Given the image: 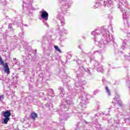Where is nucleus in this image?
<instances>
[{
    "label": "nucleus",
    "instance_id": "obj_19",
    "mask_svg": "<svg viewBox=\"0 0 130 130\" xmlns=\"http://www.w3.org/2000/svg\"><path fill=\"white\" fill-rule=\"evenodd\" d=\"M78 48L79 49H81V53L77 56V58H78V60L80 61V58H82V57H84V55H86L88 54L85 53V52L83 51V49L82 48V47L81 46H78Z\"/></svg>",
    "mask_w": 130,
    "mask_h": 130
},
{
    "label": "nucleus",
    "instance_id": "obj_44",
    "mask_svg": "<svg viewBox=\"0 0 130 130\" xmlns=\"http://www.w3.org/2000/svg\"><path fill=\"white\" fill-rule=\"evenodd\" d=\"M44 40H47V35H46L44 37Z\"/></svg>",
    "mask_w": 130,
    "mask_h": 130
},
{
    "label": "nucleus",
    "instance_id": "obj_48",
    "mask_svg": "<svg viewBox=\"0 0 130 130\" xmlns=\"http://www.w3.org/2000/svg\"><path fill=\"white\" fill-rule=\"evenodd\" d=\"M102 81H103V84L104 85V83H105V79H104V78H103V79H102Z\"/></svg>",
    "mask_w": 130,
    "mask_h": 130
},
{
    "label": "nucleus",
    "instance_id": "obj_56",
    "mask_svg": "<svg viewBox=\"0 0 130 130\" xmlns=\"http://www.w3.org/2000/svg\"><path fill=\"white\" fill-rule=\"evenodd\" d=\"M24 26H25V27H28V25H27V24H25Z\"/></svg>",
    "mask_w": 130,
    "mask_h": 130
},
{
    "label": "nucleus",
    "instance_id": "obj_49",
    "mask_svg": "<svg viewBox=\"0 0 130 130\" xmlns=\"http://www.w3.org/2000/svg\"><path fill=\"white\" fill-rule=\"evenodd\" d=\"M4 98V95H1V99H3Z\"/></svg>",
    "mask_w": 130,
    "mask_h": 130
},
{
    "label": "nucleus",
    "instance_id": "obj_15",
    "mask_svg": "<svg viewBox=\"0 0 130 130\" xmlns=\"http://www.w3.org/2000/svg\"><path fill=\"white\" fill-rule=\"evenodd\" d=\"M47 87H48V85L47 84H46L45 86H42V89H44V91H46L47 92V95L49 96H51V95H53L54 94V91H53V89L51 88H48Z\"/></svg>",
    "mask_w": 130,
    "mask_h": 130
},
{
    "label": "nucleus",
    "instance_id": "obj_60",
    "mask_svg": "<svg viewBox=\"0 0 130 130\" xmlns=\"http://www.w3.org/2000/svg\"><path fill=\"white\" fill-rule=\"evenodd\" d=\"M44 100L45 101H46V98H45L44 99Z\"/></svg>",
    "mask_w": 130,
    "mask_h": 130
},
{
    "label": "nucleus",
    "instance_id": "obj_11",
    "mask_svg": "<svg viewBox=\"0 0 130 130\" xmlns=\"http://www.w3.org/2000/svg\"><path fill=\"white\" fill-rule=\"evenodd\" d=\"M23 8L26 9V14H29V15H32V11H35V8L32 7V4L31 3H25L23 1V5H22Z\"/></svg>",
    "mask_w": 130,
    "mask_h": 130
},
{
    "label": "nucleus",
    "instance_id": "obj_13",
    "mask_svg": "<svg viewBox=\"0 0 130 130\" xmlns=\"http://www.w3.org/2000/svg\"><path fill=\"white\" fill-rule=\"evenodd\" d=\"M13 25H16L17 26V27H20L21 28V32H19V36H22V35H24V31H23V29L22 28V27H24V24L22 23V21L21 20L18 19L17 21L15 20L13 22Z\"/></svg>",
    "mask_w": 130,
    "mask_h": 130
},
{
    "label": "nucleus",
    "instance_id": "obj_41",
    "mask_svg": "<svg viewBox=\"0 0 130 130\" xmlns=\"http://www.w3.org/2000/svg\"><path fill=\"white\" fill-rule=\"evenodd\" d=\"M79 125H80V122L77 123V124L76 125L77 129H75V130H77L78 128H79Z\"/></svg>",
    "mask_w": 130,
    "mask_h": 130
},
{
    "label": "nucleus",
    "instance_id": "obj_43",
    "mask_svg": "<svg viewBox=\"0 0 130 130\" xmlns=\"http://www.w3.org/2000/svg\"><path fill=\"white\" fill-rule=\"evenodd\" d=\"M108 28L109 29H110L111 31H112V25H110Z\"/></svg>",
    "mask_w": 130,
    "mask_h": 130
},
{
    "label": "nucleus",
    "instance_id": "obj_7",
    "mask_svg": "<svg viewBox=\"0 0 130 130\" xmlns=\"http://www.w3.org/2000/svg\"><path fill=\"white\" fill-rule=\"evenodd\" d=\"M22 44H23L24 46V48L25 49V54L27 56L28 59H31L33 61H36V58H37V56L36 55V53L32 55V52L33 50L30 46L25 48V46L27 45V42H25V41L22 40L21 42Z\"/></svg>",
    "mask_w": 130,
    "mask_h": 130
},
{
    "label": "nucleus",
    "instance_id": "obj_34",
    "mask_svg": "<svg viewBox=\"0 0 130 130\" xmlns=\"http://www.w3.org/2000/svg\"><path fill=\"white\" fill-rule=\"evenodd\" d=\"M119 51H118V49L117 48L114 49V53L115 54H118Z\"/></svg>",
    "mask_w": 130,
    "mask_h": 130
},
{
    "label": "nucleus",
    "instance_id": "obj_37",
    "mask_svg": "<svg viewBox=\"0 0 130 130\" xmlns=\"http://www.w3.org/2000/svg\"><path fill=\"white\" fill-rule=\"evenodd\" d=\"M2 35L3 36L4 39H6V38H7V34L6 32L3 33Z\"/></svg>",
    "mask_w": 130,
    "mask_h": 130
},
{
    "label": "nucleus",
    "instance_id": "obj_8",
    "mask_svg": "<svg viewBox=\"0 0 130 130\" xmlns=\"http://www.w3.org/2000/svg\"><path fill=\"white\" fill-rule=\"evenodd\" d=\"M90 62L93 64L94 69H96L97 71L101 73H104L103 66L95 59V57L91 56L90 57Z\"/></svg>",
    "mask_w": 130,
    "mask_h": 130
},
{
    "label": "nucleus",
    "instance_id": "obj_46",
    "mask_svg": "<svg viewBox=\"0 0 130 130\" xmlns=\"http://www.w3.org/2000/svg\"><path fill=\"white\" fill-rule=\"evenodd\" d=\"M127 36L129 38H130V32H127Z\"/></svg>",
    "mask_w": 130,
    "mask_h": 130
},
{
    "label": "nucleus",
    "instance_id": "obj_36",
    "mask_svg": "<svg viewBox=\"0 0 130 130\" xmlns=\"http://www.w3.org/2000/svg\"><path fill=\"white\" fill-rule=\"evenodd\" d=\"M43 23H44V24L45 25V26H46V27H49V25H48V23H47V22H46V21L43 20Z\"/></svg>",
    "mask_w": 130,
    "mask_h": 130
},
{
    "label": "nucleus",
    "instance_id": "obj_21",
    "mask_svg": "<svg viewBox=\"0 0 130 130\" xmlns=\"http://www.w3.org/2000/svg\"><path fill=\"white\" fill-rule=\"evenodd\" d=\"M9 120L10 118L5 117V118H3L2 120V123H4V124H8V122H9Z\"/></svg>",
    "mask_w": 130,
    "mask_h": 130
},
{
    "label": "nucleus",
    "instance_id": "obj_10",
    "mask_svg": "<svg viewBox=\"0 0 130 130\" xmlns=\"http://www.w3.org/2000/svg\"><path fill=\"white\" fill-rule=\"evenodd\" d=\"M1 66L3 67L2 70L3 71L4 73L7 75V76L11 74L9 64L7 62H5L2 57H1Z\"/></svg>",
    "mask_w": 130,
    "mask_h": 130
},
{
    "label": "nucleus",
    "instance_id": "obj_39",
    "mask_svg": "<svg viewBox=\"0 0 130 130\" xmlns=\"http://www.w3.org/2000/svg\"><path fill=\"white\" fill-rule=\"evenodd\" d=\"M45 55H46V56H49L50 55V52H48V53H45Z\"/></svg>",
    "mask_w": 130,
    "mask_h": 130
},
{
    "label": "nucleus",
    "instance_id": "obj_54",
    "mask_svg": "<svg viewBox=\"0 0 130 130\" xmlns=\"http://www.w3.org/2000/svg\"><path fill=\"white\" fill-rule=\"evenodd\" d=\"M97 110H99V106H98Z\"/></svg>",
    "mask_w": 130,
    "mask_h": 130
},
{
    "label": "nucleus",
    "instance_id": "obj_32",
    "mask_svg": "<svg viewBox=\"0 0 130 130\" xmlns=\"http://www.w3.org/2000/svg\"><path fill=\"white\" fill-rule=\"evenodd\" d=\"M54 48L55 50H56L58 52H62L61 50L59 49V47H58V46H54Z\"/></svg>",
    "mask_w": 130,
    "mask_h": 130
},
{
    "label": "nucleus",
    "instance_id": "obj_1",
    "mask_svg": "<svg viewBox=\"0 0 130 130\" xmlns=\"http://www.w3.org/2000/svg\"><path fill=\"white\" fill-rule=\"evenodd\" d=\"M76 62H77L78 65L79 64V69H77L78 71H76V69L74 70L75 73H77L75 80L76 81H77V80H79L75 83V86L76 88H79L78 91H80L79 99L81 100L80 103L76 108V110L78 112L79 117H81L83 115V113H81V111L84 108H86V104H87V100H88V94L84 91V87H83V85L86 84L87 82L85 80H81V78L84 75L85 72L88 73L89 76H92V73H91L90 69L88 68H84V66L79 62L78 60L76 61Z\"/></svg>",
    "mask_w": 130,
    "mask_h": 130
},
{
    "label": "nucleus",
    "instance_id": "obj_53",
    "mask_svg": "<svg viewBox=\"0 0 130 130\" xmlns=\"http://www.w3.org/2000/svg\"><path fill=\"white\" fill-rule=\"evenodd\" d=\"M29 3H31L33 0H28Z\"/></svg>",
    "mask_w": 130,
    "mask_h": 130
},
{
    "label": "nucleus",
    "instance_id": "obj_33",
    "mask_svg": "<svg viewBox=\"0 0 130 130\" xmlns=\"http://www.w3.org/2000/svg\"><path fill=\"white\" fill-rule=\"evenodd\" d=\"M100 92H101V90L99 89H96L93 91V95H96V94H98V93H99Z\"/></svg>",
    "mask_w": 130,
    "mask_h": 130
},
{
    "label": "nucleus",
    "instance_id": "obj_58",
    "mask_svg": "<svg viewBox=\"0 0 130 130\" xmlns=\"http://www.w3.org/2000/svg\"><path fill=\"white\" fill-rule=\"evenodd\" d=\"M34 99H37V98H32V101H34Z\"/></svg>",
    "mask_w": 130,
    "mask_h": 130
},
{
    "label": "nucleus",
    "instance_id": "obj_31",
    "mask_svg": "<svg viewBox=\"0 0 130 130\" xmlns=\"http://www.w3.org/2000/svg\"><path fill=\"white\" fill-rule=\"evenodd\" d=\"M127 42V41L126 40H124V41H123L122 43H123V46L122 47V49H124L125 47L124 46H125V45H126V42Z\"/></svg>",
    "mask_w": 130,
    "mask_h": 130
},
{
    "label": "nucleus",
    "instance_id": "obj_61",
    "mask_svg": "<svg viewBox=\"0 0 130 130\" xmlns=\"http://www.w3.org/2000/svg\"><path fill=\"white\" fill-rule=\"evenodd\" d=\"M125 120H127V119H124V121H125Z\"/></svg>",
    "mask_w": 130,
    "mask_h": 130
},
{
    "label": "nucleus",
    "instance_id": "obj_3",
    "mask_svg": "<svg viewBox=\"0 0 130 130\" xmlns=\"http://www.w3.org/2000/svg\"><path fill=\"white\" fill-rule=\"evenodd\" d=\"M98 28H97L95 30L91 31V35L93 37V40L94 42H96L98 44V46L100 49L99 50L95 51L93 52V54L95 53H98V54H100L101 53H103L105 50H106V47H105V44H104V42L102 39V36H101V34L100 32H98Z\"/></svg>",
    "mask_w": 130,
    "mask_h": 130
},
{
    "label": "nucleus",
    "instance_id": "obj_16",
    "mask_svg": "<svg viewBox=\"0 0 130 130\" xmlns=\"http://www.w3.org/2000/svg\"><path fill=\"white\" fill-rule=\"evenodd\" d=\"M32 95L34 98H35V97H37V98H38V96L41 98H43V97L45 96L44 93L41 92L40 90H36L34 91Z\"/></svg>",
    "mask_w": 130,
    "mask_h": 130
},
{
    "label": "nucleus",
    "instance_id": "obj_27",
    "mask_svg": "<svg viewBox=\"0 0 130 130\" xmlns=\"http://www.w3.org/2000/svg\"><path fill=\"white\" fill-rule=\"evenodd\" d=\"M105 90L107 95L108 96H110V95H111V92H110V90H109V88H108V86L105 87Z\"/></svg>",
    "mask_w": 130,
    "mask_h": 130
},
{
    "label": "nucleus",
    "instance_id": "obj_64",
    "mask_svg": "<svg viewBox=\"0 0 130 130\" xmlns=\"http://www.w3.org/2000/svg\"><path fill=\"white\" fill-rule=\"evenodd\" d=\"M16 79H18V76H16Z\"/></svg>",
    "mask_w": 130,
    "mask_h": 130
},
{
    "label": "nucleus",
    "instance_id": "obj_2",
    "mask_svg": "<svg viewBox=\"0 0 130 130\" xmlns=\"http://www.w3.org/2000/svg\"><path fill=\"white\" fill-rule=\"evenodd\" d=\"M59 91H60V93L59 94V96L60 98H64L63 100L61 101V103L60 105L59 106L58 110L59 111V115H60V124L62 123V125L64 123L63 120H67V118L72 116V114L73 113V111H70L71 109V107L73 106L74 104L73 103V99H72V96L71 95L67 96V93L64 91V89L63 87L61 86H59L58 88Z\"/></svg>",
    "mask_w": 130,
    "mask_h": 130
},
{
    "label": "nucleus",
    "instance_id": "obj_14",
    "mask_svg": "<svg viewBox=\"0 0 130 130\" xmlns=\"http://www.w3.org/2000/svg\"><path fill=\"white\" fill-rule=\"evenodd\" d=\"M40 13L41 18L43 21H47V20H48L49 14H48V13L46 11L44 10V9H42V11L40 12Z\"/></svg>",
    "mask_w": 130,
    "mask_h": 130
},
{
    "label": "nucleus",
    "instance_id": "obj_22",
    "mask_svg": "<svg viewBox=\"0 0 130 130\" xmlns=\"http://www.w3.org/2000/svg\"><path fill=\"white\" fill-rule=\"evenodd\" d=\"M107 8H109V11H110L111 13H112V12H114V6H113V0H112V5L110 6L109 7H107Z\"/></svg>",
    "mask_w": 130,
    "mask_h": 130
},
{
    "label": "nucleus",
    "instance_id": "obj_29",
    "mask_svg": "<svg viewBox=\"0 0 130 130\" xmlns=\"http://www.w3.org/2000/svg\"><path fill=\"white\" fill-rule=\"evenodd\" d=\"M8 30H10V31H14V28H13V24L9 23L8 26Z\"/></svg>",
    "mask_w": 130,
    "mask_h": 130
},
{
    "label": "nucleus",
    "instance_id": "obj_23",
    "mask_svg": "<svg viewBox=\"0 0 130 130\" xmlns=\"http://www.w3.org/2000/svg\"><path fill=\"white\" fill-rule=\"evenodd\" d=\"M38 117V115H37V113L34 112L31 113L30 114V117L32 118V119H35V118H37Z\"/></svg>",
    "mask_w": 130,
    "mask_h": 130
},
{
    "label": "nucleus",
    "instance_id": "obj_45",
    "mask_svg": "<svg viewBox=\"0 0 130 130\" xmlns=\"http://www.w3.org/2000/svg\"><path fill=\"white\" fill-rule=\"evenodd\" d=\"M84 122H85V124H89V123H90V122H89L86 120H84Z\"/></svg>",
    "mask_w": 130,
    "mask_h": 130
},
{
    "label": "nucleus",
    "instance_id": "obj_59",
    "mask_svg": "<svg viewBox=\"0 0 130 130\" xmlns=\"http://www.w3.org/2000/svg\"><path fill=\"white\" fill-rule=\"evenodd\" d=\"M35 52H37V49L35 50Z\"/></svg>",
    "mask_w": 130,
    "mask_h": 130
},
{
    "label": "nucleus",
    "instance_id": "obj_20",
    "mask_svg": "<svg viewBox=\"0 0 130 130\" xmlns=\"http://www.w3.org/2000/svg\"><path fill=\"white\" fill-rule=\"evenodd\" d=\"M116 102H117L118 104H115V102L113 101V103L114 104V106L112 107H113V108H117V109H118V108H117L118 105H119V106H120V107H122V106H123V105L122 104V102L121 100H119L118 101H116Z\"/></svg>",
    "mask_w": 130,
    "mask_h": 130
},
{
    "label": "nucleus",
    "instance_id": "obj_55",
    "mask_svg": "<svg viewBox=\"0 0 130 130\" xmlns=\"http://www.w3.org/2000/svg\"><path fill=\"white\" fill-rule=\"evenodd\" d=\"M68 90H70V91H71V87H69V88H68Z\"/></svg>",
    "mask_w": 130,
    "mask_h": 130
},
{
    "label": "nucleus",
    "instance_id": "obj_51",
    "mask_svg": "<svg viewBox=\"0 0 130 130\" xmlns=\"http://www.w3.org/2000/svg\"><path fill=\"white\" fill-rule=\"evenodd\" d=\"M14 61H16L17 60V59L16 58H13Z\"/></svg>",
    "mask_w": 130,
    "mask_h": 130
},
{
    "label": "nucleus",
    "instance_id": "obj_24",
    "mask_svg": "<svg viewBox=\"0 0 130 130\" xmlns=\"http://www.w3.org/2000/svg\"><path fill=\"white\" fill-rule=\"evenodd\" d=\"M22 60H21V62L23 63L24 66H25V64H27V63H28V58H25V57H24V56H22Z\"/></svg>",
    "mask_w": 130,
    "mask_h": 130
},
{
    "label": "nucleus",
    "instance_id": "obj_18",
    "mask_svg": "<svg viewBox=\"0 0 130 130\" xmlns=\"http://www.w3.org/2000/svg\"><path fill=\"white\" fill-rule=\"evenodd\" d=\"M2 115L4 117H8L10 118L11 115H12V113H11V110H6L5 111H3L2 112Z\"/></svg>",
    "mask_w": 130,
    "mask_h": 130
},
{
    "label": "nucleus",
    "instance_id": "obj_5",
    "mask_svg": "<svg viewBox=\"0 0 130 130\" xmlns=\"http://www.w3.org/2000/svg\"><path fill=\"white\" fill-rule=\"evenodd\" d=\"M117 3V8L120 10L122 14V18L124 22V24L126 27H128L129 26V23H128V14L127 10V1L126 0H118L116 2Z\"/></svg>",
    "mask_w": 130,
    "mask_h": 130
},
{
    "label": "nucleus",
    "instance_id": "obj_35",
    "mask_svg": "<svg viewBox=\"0 0 130 130\" xmlns=\"http://www.w3.org/2000/svg\"><path fill=\"white\" fill-rule=\"evenodd\" d=\"M70 58H72V55L71 54H69L68 55L67 57H66V60L67 61H68V59H70Z\"/></svg>",
    "mask_w": 130,
    "mask_h": 130
},
{
    "label": "nucleus",
    "instance_id": "obj_9",
    "mask_svg": "<svg viewBox=\"0 0 130 130\" xmlns=\"http://www.w3.org/2000/svg\"><path fill=\"white\" fill-rule=\"evenodd\" d=\"M115 2H117L118 0H115ZM103 5L104 7H110V6H112V0H97L95 4V8H97L100 6H102Z\"/></svg>",
    "mask_w": 130,
    "mask_h": 130
},
{
    "label": "nucleus",
    "instance_id": "obj_25",
    "mask_svg": "<svg viewBox=\"0 0 130 130\" xmlns=\"http://www.w3.org/2000/svg\"><path fill=\"white\" fill-rule=\"evenodd\" d=\"M46 106V107H47V108H49V109H51L52 108H53V105H52V103L51 102H49L47 103Z\"/></svg>",
    "mask_w": 130,
    "mask_h": 130
},
{
    "label": "nucleus",
    "instance_id": "obj_62",
    "mask_svg": "<svg viewBox=\"0 0 130 130\" xmlns=\"http://www.w3.org/2000/svg\"><path fill=\"white\" fill-rule=\"evenodd\" d=\"M112 18V16H110L109 19Z\"/></svg>",
    "mask_w": 130,
    "mask_h": 130
},
{
    "label": "nucleus",
    "instance_id": "obj_30",
    "mask_svg": "<svg viewBox=\"0 0 130 130\" xmlns=\"http://www.w3.org/2000/svg\"><path fill=\"white\" fill-rule=\"evenodd\" d=\"M118 100H119V95L117 94L115 98L113 99V102H115V101H118Z\"/></svg>",
    "mask_w": 130,
    "mask_h": 130
},
{
    "label": "nucleus",
    "instance_id": "obj_47",
    "mask_svg": "<svg viewBox=\"0 0 130 130\" xmlns=\"http://www.w3.org/2000/svg\"><path fill=\"white\" fill-rule=\"evenodd\" d=\"M16 62V64H18L19 63V60L17 59L16 61H15Z\"/></svg>",
    "mask_w": 130,
    "mask_h": 130
},
{
    "label": "nucleus",
    "instance_id": "obj_26",
    "mask_svg": "<svg viewBox=\"0 0 130 130\" xmlns=\"http://www.w3.org/2000/svg\"><path fill=\"white\" fill-rule=\"evenodd\" d=\"M1 51L3 52H6L7 51V45L5 44V45L1 46Z\"/></svg>",
    "mask_w": 130,
    "mask_h": 130
},
{
    "label": "nucleus",
    "instance_id": "obj_50",
    "mask_svg": "<svg viewBox=\"0 0 130 130\" xmlns=\"http://www.w3.org/2000/svg\"><path fill=\"white\" fill-rule=\"evenodd\" d=\"M109 67L110 69H111V68H112V66H111V64H109Z\"/></svg>",
    "mask_w": 130,
    "mask_h": 130
},
{
    "label": "nucleus",
    "instance_id": "obj_17",
    "mask_svg": "<svg viewBox=\"0 0 130 130\" xmlns=\"http://www.w3.org/2000/svg\"><path fill=\"white\" fill-rule=\"evenodd\" d=\"M59 75H59V77L60 78H61V79H63V81L66 83H68L69 82L68 80H69L70 78L67 76V75L66 74V73H64V72L60 71V72L59 73Z\"/></svg>",
    "mask_w": 130,
    "mask_h": 130
},
{
    "label": "nucleus",
    "instance_id": "obj_63",
    "mask_svg": "<svg viewBox=\"0 0 130 130\" xmlns=\"http://www.w3.org/2000/svg\"><path fill=\"white\" fill-rule=\"evenodd\" d=\"M3 105H6V103H4Z\"/></svg>",
    "mask_w": 130,
    "mask_h": 130
},
{
    "label": "nucleus",
    "instance_id": "obj_12",
    "mask_svg": "<svg viewBox=\"0 0 130 130\" xmlns=\"http://www.w3.org/2000/svg\"><path fill=\"white\" fill-rule=\"evenodd\" d=\"M100 115H105V116L103 118V119L104 120H108V121H109V117L110 116V115L108 113H106V112H103L102 113H98L94 115V119H98V117L100 116Z\"/></svg>",
    "mask_w": 130,
    "mask_h": 130
},
{
    "label": "nucleus",
    "instance_id": "obj_40",
    "mask_svg": "<svg viewBox=\"0 0 130 130\" xmlns=\"http://www.w3.org/2000/svg\"><path fill=\"white\" fill-rule=\"evenodd\" d=\"M59 40L60 43H62V41H63V39H62V38H61V37H60V38H59Z\"/></svg>",
    "mask_w": 130,
    "mask_h": 130
},
{
    "label": "nucleus",
    "instance_id": "obj_52",
    "mask_svg": "<svg viewBox=\"0 0 130 130\" xmlns=\"http://www.w3.org/2000/svg\"><path fill=\"white\" fill-rule=\"evenodd\" d=\"M89 114H90V113L87 112V113H86V115H87V116H88V115H89Z\"/></svg>",
    "mask_w": 130,
    "mask_h": 130
},
{
    "label": "nucleus",
    "instance_id": "obj_38",
    "mask_svg": "<svg viewBox=\"0 0 130 130\" xmlns=\"http://www.w3.org/2000/svg\"><path fill=\"white\" fill-rule=\"evenodd\" d=\"M4 1L2 3V4L3 5V6H6L7 5V1L4 0Z\"/></svg>",
    "mask_w": 130,
    "mask_h": 130
},
{
    "label": "nucleus",
    "instance_id": "obj_6",
    "mask_svg": "<svg viewBox=\"0 0 130 130\" xmlns=\"http://www.w3.org/2000/svg\"><path fill=\"white\" fill-rule=\"evenodd\" d=\"M61 4V12L57 15V19L60 20L61 25L62 27H63L66 24V22L63 16L61 15H67V16H69V15H70L69 9H70V7L67 0H62Z\"/></svg>",
    "mask_w": 130,
    "mask_h": 130
},
{
    "label": "nucleus",
    "instance_id": "obj_4",
    "mask_svg": "<svg viewBox=\"0 0 130 130\" xmlns=\"http://www.w3.org/2000/svg\"><path fill=\"white\" fill-rule=\"evenodd\" d=\"M98 32L101 34L105 45L109 43L113 45L114 49L117 48V44L114 42L112 35L110 36L109 31L105 27H98Z\"/></svg>",
    "mask_w": 130,
    "mask_h": 130
},
{
    "label": "nucleus",
    "instance_id": "obj_57",
    "mask_svg": "<svg viewBox=\"0 0 130 130\" xmlns=\"http://www.w3.org/2000/svg\"><path fill=\"white\" fill-rule=\"evenodd\" d=\"M8 18H9L8 16H5V18H6V19H8Z\"/></svg>",
    "mask_w": 130,
    "mask_h": 130
},
{
    "label": "nucleus",
    "instance_id": "obj_42",
    "mask_svg": "<svg viewBox=\"0 0 130 130\" xmlns=\"http://www.w3.org/2000/svg\"><path fill=\"white\" fill-rule=\"evenodd\" d=\"M7 94L8 96H11V95H12V94H13V93L9 92V91H7Z\"/></svg>",
    "mask_w": 130,
    "mask_h": 130
},
{
    "label": "nucleus",
    "instance_id": "obj_28",
    "mask_svg": "<svg viewBox=\"0 0 130 130\" xmlns=\"http://www.w3.org/2000/svg\"><path fill=\"white\" fill-rule=\"evenodd\" d=\"M60 32H62L63 34H66V35H68L69 32L68 31V29H66L64 27L62 28V30H60Z\"/></svg>",
    "mask_w": 130,
    "mask_h": 130
}]
</instances>
